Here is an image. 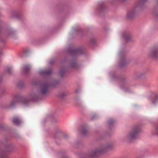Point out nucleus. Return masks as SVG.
I'll list each match as a JSON object with an SVG mask.
<instances>
[{"mask_svg":"<svg viewBox=\"0 0 158 158\" xmlns=\"http://www.w3.org/2000/svg\"><path fill=\"white\" fill-rule=\"evenodd\" d=\"M63 158H68L67 157H63Z\"/></svg>","mask_w":158,"mask_h":158,"instance_id":"f3484780","label":"nucleus"},{"mask_svg":"<svg viewBox=\"0 0 158 158\" xmlns=\"http://www.w3.org/2000/svg\"><path fill=\"white\" fill-rule=\"evenodd\" d=\"M7 154L5 151L0 150V158H7Z\"/></svg>","mask_w":158,"mask_h":158,"instance_id":"423d86ee","label":"nucleus"},{"mask_svg":"<svg viewBox=\"0 0 158 158\" xmlns=\"http://www.w3.org/2000/svg\"><path fill=\"white\" fill-rule=\"evenodd\" d=\"M27 101H26V102H24V103H27Z\"/></svg>","mask_w":158,"mask_h":158,"instance_id":"a211bd4d","label":"nucleus"},{"mask_svg":"<svg viewBox=\"0 0 158 158\" xmlns=\"http://www.w3.org/2000/svg\"><path fill=\"white\" fill-rule=\"evenodd\" d=\"M19 99V96L15 95L14 96L13 99L11 102L10 104V106L11 107H13L15 106L16 103L18 101Z\"/></svg>","mask_w":158,"mask_h":158,"instance_id":"39448f33","label":"nucleus"},{"mask_svg":"<svg viewBox=\"0 0 158 158\" xmlns=\"http://www.w3.org/2000/svg\"><path fill=\"white\" fill-rule=\"evenodd\" d=\"M51 70L50 69H49L44 71L43 72V73L46 75H49L51 74Z\"/></svg>","mask_w":158,"mask_h":158,"instance_id":"1a4fd4ad","label":"nucleus"},{"mask_svg":"<svg viewBox=\"0 0 158 158\" xmlns=\"http://www.w3.org/2000/svg\"><path fill=\"white\" fill-rule=\"evenodd\" d=\"M49 86V84L43 83L41 84L40 91L43 94H46L48 91Z\"/></svg>","mask_w":158,"mask_h":158,"instance_id":"7ed1b4c3","label":"nucleus"},{"mask_svg":"<svg viewBox=\"0 0 158 158\" xmlns=\"http://www.w3.org/2000/svg\"><path fill=\"white\" fill-rule=\"evenodd\" d=\"M139 132V127H137L134 128L127 135V139L129 140H131L135 139L136 138Z\"/></svg>","mask_w":158,"mask_h":158,"instance_id":"f257e3e1","label":"nucleus"},{"mask_svg":"<svg viewBox=\"0 0 158 158\" xmlns=\"http://www.w3.org/2000/svg\"><path fill=\"white\" fill-rule=\"evenodd\" d=\"M13 122L15 124H19L21 122L20 120L17 117H14L13 120Z\"/></svg>","mask_w":158,"mask_h":158,"instance_id":"0eeeda50","label":"nucleus"},{"mask_svg":"<svg viewBox=\"0 0 158 158\" xmlns=\"http://www.w3.org/2000/svg\"><path fill=\"white\" fill-rule=\"evenodd\" d=\"M87 132V131L86 128H83L81 131V133L83 135H85Z\"/></svg>","mask_w":158,"mask_h":158,"instance_id":"f8f14e48","label":"nucleus"},{"mask_svg":"<svg viewBox=\"0 0 158 158\" xmlns=\"http://www.w3.org/2000/svg\"><path fill=\"white\" fill-rule=\"evenodd\" d=\"M106 147L103 146L98 148L96 149L93 151L90 152V156L91 157H95L99 153H101L104 152L106 149Z\"/></svg>","mask_w":158,"mask_h":158,"instance_id":"f03ea898","label":"nucleus"},{"mask_svg":"<svg viewBox=\"0 0 158 158\" xmlns=\"http://www.w3.org/2000/svg\"><path fill=\"white\" fill-rule=\"evenodd\" d=\"M30 66L29 65H25L23 68V71L24 72H27L30 69Z\"/></svg>","mask_w":158,"mask_h":158,"instance_id":"6e6552de","label":"nucleus"},{"mask_svg":"<svg viewBox=\"0 0 158 158\" xmlns=\"http://www.w3.org/2000/svg\"><path fill=\"white\" fill-rule=\"evenodd\" d=\"M124 38L127 41H128L130 40L131 38V36L128 35H124L123 36Z\"/></svg>","mask_w":158,"mask_h":158,"instance_id":"9b49d317","label":"nucleus"},{"mask_svg":"<svg viewBox=\"0 0 158 158\" xmlns=\"http://www.w3.org/2000/svg\"><path fill=\"white\" fill-rule=\"evenodd\" d=\"M8 72H9V73H10V70H8Z\"/></svg>","mask_w":158,"mask_h":158,"instance_id":"dca6fc26","label":"nucleus"},{"mask_svg":"<svg viewBox=\"0 0 158 158\" xmlns=\"http://www.w3.org/2000/svg\"><path fill=\"white\" fill-rule=\"evenodd\" d=\"M148 56L151 58L156 59L158 58V49L153 48L148 53Z\"/></svg>","mask_w":158,"mask_h":158,"instance_id":"20e7f679","label":"nucleus"},{"mask_svg":"<svg viewBox=\"0 0 158 158\" xmlns=\"http://www.w3.org/2000/svg\"><path fill=\"white\" fill-rule=\"evenodd\" d=\"M147 0H141L140 1V3L139 4V5H138V6H139L140 4H143V3H144V2H145Z\"/></svg>","mask_w":158,"mask_h":158,"instance_id":"ddd939ff","label":"nucleus"},{"mask_svg":"<svg viewBox=\"0 0 158 158\" xmlns=\"http://www.w3.org/2000/svg\"><path fill=\"white\" fill-rule=\"evenodd\" d=\"M134 14V13L133 11H130L127 13V16L128 18H131Z\"/></svg>","mask_w":158,"mask_h":158,"instance_id":"9d476101","label":"nucleus"},{"mask_svg":"<svg viewBox=\"0 0 158 158\" xmlns=\"http://www.w3.org/2000/svg\"><path fill=\"white\" fill-rule=\"evenodd\" d=\"M81 50L79 49H77L76 50V52L77 54L79 53V52H80Z\"/></svg>","mask_w":158,"mask_h":158,"instance_id":"4468645a","label":"nucleus"},{"mask_svg":"<svg viewBox=\"0 0 158 158\" xmlns=\"http://www.w3.org/2000/svg\"><path fill=\"white\" fill-rule=\"evenodd\" d=\"M2 50H0V55L2 54Z\"/></svg>","mask_w":158,"mask_h":158,"instance_id":"2eb2a0df","label":"nucleus"}]
</instances>
